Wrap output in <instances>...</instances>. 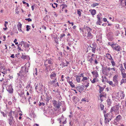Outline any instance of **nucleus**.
I'll return each instance as SVG.
<instances>
[{
	"mask_svg": "<svg viewBox=\"0 0 126 126\" xmlns=\"http://www.w3.org/2000/svg\"><path fill=\"white\" fill-rule=\"evenodd\" d=\"M119 104H117L114 106L112 107L110 110V112L111 113L113 111L118 112L119 109Z\"/></svg>",
	"mask_w": 126,
	"mask_h": 126,
	"instance_id": "nucleus-2",
	"label": "nucleus"
},
{
	"mask_svg": "<svg viewBox=\"0 0 126 126\" xmlns=\"http://www.w3.org/2000/svg\"><path fill=\"white\" fill-rule=\"evenodd\" d=\"M67 82L69 83L70 86L72 88L75 87V85L73 83L72 81H69V80H67Z\"/></svg>",
	"mask_w": 126,
	"mask_h": 126,
	"instance_id": "nucleus-22",
	"label": "nucleus"
},
{
	"mask_svg": "<svg viewBox=\"0 0 126 126\" xmlns=\"http://www.w3.org/2000/svg\"><path fill=\"white\" fill-rule=\"evenodd\" d=\"M39 49H38L37 50V51H36L35 52H36V53H37V54L40 55L41 52L40 51H39Z\"/></svg>",
	"mask_w": 126,
	"mask_h": 126,
	"instance_id": "nucleus-43",
	"label": "nucleus"
},
{
	"mask_svg": "<svg viewBox=\"0 0 126 126\" xmlns=\"http://www.w3.org/2000/svg\"><path fill=\"white\" fill-rule=\"evenodd\" d=\"M108 45H109L111 46L112 47L113 46H114V44H115V43H111L110 42H109L108 43Z\"/></svg>",
	"mask_w": 126,
	"mask_h": 126,
	"instance_id": "nucleus-46",
	"label": "nucleus"
},
{
	"mask_svg": "<svg viewBox=\"0 0 126 126\" xmlns=\"http://www.w3.org/2000/svg\"><path fill=\"white\" fill-rule=\"evenodd\" d=\"M119 32H118V31H116V36H118V35H119Z\"/></svg>",
	"mask_w": 126,
	"mask_h": 126,
	"instance_id": "nucleus-64",
	"label": "nucleus"
},
{
	"mask_svg": "<svg viewBox=\"0 0 126 126\" xmlns=\"http://www.w3.org/2000/svg\"><path fill=\"white\" fill-rule=\"evenodd\" d=\"M87 60L90 62L91 64H92L93 63L94 59L92 57H91L90 58H89Z\"/></svg>",
	"mask_w": 126,
	"mask_h": 126,
	"instance_id": "nucleus-25",
	"label": "nucleus"
},
{
	"mask_svg": "<svg viewBox=\"0 0 126 126\" xmlns=\"http://www.w3.org/2000/svg\"><path fill=\"white\" fill-rule=\"evenodd\" d=\"M64 118V117L63 115L62 116V117L61 119H60V123H61V122L62 121V120Z\"/></svg>",
	"mask_w": 126,
	"mask_h": 126,
	"instance_id": "nucleus-59",
	"label": "nucleus"
},
{
	"mask_svg": "<svg viewBox=\"0 0 126 126\" xmlns=\"http://www.w3.org/2000/svg\"><path fill=\"white\" fill-rule=\"evenodd\" d=\"M90 47L92 48L91 50L93 53H95L96 48V46L95 43H93L90 46Z\"/></svg>",
	"mask_w": 126,
	"mask_h": 126,
	"instance_id": "nucleus-6",
	"label": "nucleus"
},
{
	"mask_svg": "<svg viewBox=\"0 0 126 126\" xmlns=\"http://www.w3.org/2000/svg\"><path fill=\"white\" fill-rule=\"evenodd\" d=\"M102 78L103 79H102V82H104V81H105V80L104 79H104H106L107 78H106V77H104V78L103 77H102Z\"/></svg>",
	"mask_w": 126,
	"mask_h": 126,
	"instance_id": "nucleus-58",
	"label": "nucleus"
},
{
	"mask_svg": "<svg viewBox=\"0 0 126 126\" xmlns=\"http://www.w3.org/2000/svg\"><path fill=\"white\" fill-rule=\"evenodd\" d=\"M25 20H26L28 21H32V20L31 19H30V18H26Z\"/></svg>",
	"mask_w": 126,
	"mask_h": 126,
	"instance_id": "nucleus-56",
	"label": "nucleus"
},
{
	"mask_svg": "<svg viewBox=\"0 0 126 126\" xmlns=\"http://www.w3.org/2000/svg\"><path fill=\"white\" fill-rule=\"evenodd\" d=\"M107 102L108 105L110 106V105L111 103V101L110 99H108L107 100Z\"/></svg>",
	"mask_w": 126,
	"mask_h": 126,
	"instance_id": "nucleus-36",
	"label": "nucleus"
},
{
	"mask_svg": "<svg viewBox=\"0 0 126 126\" xmlns=\"http://www.w3.org/2000/svg\"><path fill=\"white\" fill-rule=\"evenodd\" d=\"M98 5L99 3H94L92 4V6H93V7H95L96 6H98Z\"/></svg>",
	"mask_w": 126,
	"mask_h": 126,
	"instance_id": "nucleus-51",
	"label": "nucleus"
},
{
	"mask_svg": "<svg viewBox=\"0 0 126 126\" xmlns=\"http://www.w3.org/2000/svg\"><path fill=\"white\" fill-rule=\"evenodd\" d=\"M99 92L100 93H101L103 91V88L100 87L99 86Z\"/></svg>",
	"mask_w": 126,
	"mask_h": 126,
	"instance_id": "nucleus-42",
	"label": "nucleus"
},
{
	"mask_svg": "<svg viewBox=\"0 0 126 126\" xmlns=\"http://www.w3.org/2000/svg\"><path fill=\"white\" fill-rule=\"evenodd\" d=\"M53 79L54 80H52L51 81V83L52 84H53L55 82H56L57 81V79Z\"/></svg>",
	"mask_w": 126,
	"mask_h": 126,
	"instance_id": "nucleus-39",
	"label": "nucleus"
},
{
	"mask_svg": "<svg viewBox=\"0 0 126 126\" xmlns=\"http://www.w3.org/2000/svg\"><path fill=\"white\" fill-rule=\"evenodd\" d=\"M112 48L113 50L117 51L118 52L121 49L120 46L116 44H115Z\"/></svg>",
	"mask_w": 126,
	"mask_h": 126,
	"instance_id": "nucleus-4",
	"label": "nucleus"
},
{
	"mask_svg": "<svg viewBox=\"0 0 126 126\" xmlns=\"http://www.w3.org/2000/svg\"><path fill=\"white\" fill-rule=\"evenodd\" d=\"M111 63L112 65V66H114L115 65V62L113 61V59L112 60H111Z\"/></svg>",
	"mask_w": 126,
	"mask_h": 126,
	"instance_id": "nucleus-44",
	"label": "nucleus"
},
{
	"mask_svg": "<svg viewBox=\"0 0 126 126\" xmlns=\"http://www.w3.org/2000/svg\"><path fill=\"white\" fill-rule=\"evenodd\" d=\"M105 118L106 117L108 118L110 120L112 119V115L110 113H108L104 115Z\"/></svg>",
	"mask_w": 126,
	"mask_h": 126,
	"instance_id": "nucleus-11",
	"label": "nucleus"
},
{
	"mask_svg": "<svg viewBox=\"0 0 126 126\" xmlns=\"http://www.w3.org/2000/svg\"><path fill=\"white\" fill-rule=\"evenodd\" d=\"M101 20H98L96 22V24L97 25H101Z\"/></svg>",
	"mask_w": 126,
	"mask_h": 126,
	"instance_id": "nucleus-40",
	"label": "nucleus"
},
{
	"mask_svg": "<svg viewBox=\"0 0 126 126\" xmlns=\"http://www.w3.org/2000/svg\"><path fill=\"white\" fill-rule=\"evenodd\" d=\"M26 56L22 55L21 56V58L23 59H25L26 58Z\"/></svg>",
	"mask_w": 126,
	"mask_h": 126,
	"instance_id": "nucleus-62",
	"label": "nucleus"
},
{
	"mask_svg": "<svg viewBox=\"0 0 126 126\" xmlns=\"http://www.w3.org/2000/svg\"><path fill=\"white\" fill-rule=\"evenodd\" d=\"M52 103L53 104L54 106L57 109H59L60 108V103L59 102L58 103L55 100H53Z\"/></svg>",
	"mask_w": 126,
	"mask_h": 126,
	"instance_id": "nucleus-3",
	"label": "nucleus"
},
{
	"mask_svg": "<svg viewBox=\"0 0 126 126\" xmlns=\"http://www.w3.org/2000/svg\"><path fill=\"white\" fill-rule=\"evenodd\" d=\"M125 96V95L124 94V92H122L120 95V96L121 98V99L124 98Z\"/></svg>",
	"mask_w": 126,
	"mask_h": 126,
	"instance_id": "nucleus-29",
	"label": "nucleus"
},
{
	"mask_svg": "<svg viewBox=\"0 0 126 126\" xmlns=\"http://www.w3.org/2000/svg\"><path fill=\"white\" fill-rule=\"evenodd\" d=\"M122 117L120 115H119L117 116L116 118L115 119V120H116L117 122H119V120L121 119Z\"/></svg>",
	"mask_w": 126,
	"mask_h": 126,
	"instance_id": "nucleus-19",
	"label": "nucleus"
},
{
	"mask_svg": "<svg viewBox=\"0 0 126 126\" xmlns=\"http://www.w3.org/2000/svg\"><path fill=\"white\" fill-rule=\"evenodd\" d=\"M26 31H29V30L30 29V26L29 25H27L26 26Z\"/></svg>",
	"mask_w": 126,
	"mask_h": 126,
	"instance_id": "nucleus-48",
	"label": "nucleus"
},
{
	"mask_svg": "<svg viewBox=\"0 0 126 126\" xmlns=\"http://www.w3.org/2000/svg\"><path fill=\"white\" fill-rule=\"evenodd\" d=\"M85 31H83V36L84 37H85L86 36V34H87L86 32V31L84 30Z\"/></svg>",
	"mask_w": 126,
	"mask_h": 126,
	"instance_id": "nucleus-45",
	"label": "nucleus"
},
{
	"mask_svg": "<svg viewBox=\"0 0 126 126\" xmlns=\"http://www.w3.org/2000/svg\"><path fill=\"white\" fill-rule=\"evenodd\" d=\"M45 66L46 68L45 70L47 72L48 71L50 70H51V69L50 68L51 66L50 65H48L46 63V62H45Z\"/></svg>",
	"mask_w": 126,
	"mask_h": 126,
	"instance_id": "nucleus-8",
	"label": "nucleus"
},
{
	"mask_svg": "<svg viewBox=\"0 0 126 126\" xmlns=\"http://www.w3.org/2000/svg\"><path fill=\"white\" fill-rule=\"evenodd\" d=\"M31 83V81H29L28 83V85L26 86V88H30L31 89L32 88V87L30 83Z\"/></svg>",
	"mask_w": 126,
	"mask_h": 126,
	"instance_id": "nucleus-33",
	"label": "nucleus"
},
{
	"mask_svg": "<svg viewBox=\"0 0 126 126\" xmlns=\"http://www.w3.org/2000/svg\"><path fill=\"white\" fill-rule=\"evenodd\" d=\"M120 70L121 72V74L125 73V70L123 66H121L120 68Z\"/></svg>",
	"mask_w": 126,
	"mask_h": 126,
	"instance_id": "nucleus-31",
	"label": "nucleus"
},
{
	"mask_svg": "<svg viewBox=\"0 0 126 126\" xmlns=\"http://www.w3.org/2000/svg\"><path fill=\"white\" fill-rule=\"evenodd\" d=\"M45 105V104L43 102L42 103H40V104H39V106H44Z\"/></svg>",
	"mask_w": 126,
	"mask_h": 126,
	"instance_id": "nucleus-57",
	"label": "nucleus"
},
{
	"mask_svg": "<svg viewBox=\"0 0 126 126\" xmlns=\"http://www.w3.org/2000/svg\"><path fill=\"white\" fill-rule=\"evenodd\" d=\"M100 108L101 110H103L104 108V105L103 104H101Z\"/></svg>",
	"mask_w": 126,
	"mask_h": 126,
	"instance_id": "nucleus-53",
	"label": "nucleus"
},
{
	"mask_svg": "<svg viewBox=\"0 0 126 126\" xmlns=\"http://www.w3.org/2000/svg\"><path fill=\"white\" fill-rule=\"evenodd\" d=\"M17 26L18 27V29L19 31L20 32H22L23 33V32L22 31L21 29L22 26V25L20 22L18 23V25H17Z\"/></svg>",
	"mask_w": 126,
	"mask_h": 126,
	"instance_id": "nucleus-12",
	"label": "nucleus"
},
{
	"mask_svg": "<svg viewBox=\"0 0 126 126\" xmlns=\"http://www.w3.org/2000/svg\"><path fill=\"white\" fill-rule=\"evenodd\" d=\"M118 122H117L116 120H115L114 119V121L113 122V124L114 125H116L118 124Z\"/></svg>",
	"mask_w": 126,
	"mask_h": 126,
	"instance_id": "nucleus-52",
	"label": "nucleus"
},
{
	"mask_svg": "<svg viewBox=\"0 0 126 126\" xmlns=\"http://www.w3.org/2000/svg\"><path fill=\"white\" fill-rule=\"evenodd\" d=\"M23 43L24 44V42H23ZM24 45L26 47H29V45L27 43H25Z\"/></svg>",
	"mask_w": 126,
	"mask_h": 126,
	"instance_id": "nucleus-47",
	"label": "nucleus"
},
{
	"mask_svg": "<svg viewBox=\"0 0 126 126\" xmlns=\"http://www.w3.org/2000/svg\"><path fill=\"white\" fill-rule=\"evenodd\" d=\"M126 82V78H123L121 81L120 82V84L121 85L122 83H125Z\"/></svg>",
	"mask_w": 126,
	"mask_h": 126,
	"instance_id": "nucleus-32",
	"label": "nucleus"
},
{
	"mask_svg": "<svg viewBox=\"0 0 126 126\" xmlns=\"http://www.w3.org/2000/svg\"><path fill=\"white\" fill-rule=\"evenodd\" d=\"M91 82L93 83H94L97 82H98V78H94L93 80H90Z\"/></svg>",
	"mask_w": 126,
	"mask_h": 126,
	"instance_id": "nucleus-16",
	"label": "nucleus"
},
{
	"mask_svg": "<svg viewBox=\"0 0 126 126\" xmlns=\"http://www.w3.org/2000/svg\"><path fill=\"white\" fill-rule=\"evenodd\" d=\"M80 77H82L83 78L84 77V73H81L80 74V75L79 76Z\"/></svg>",
	"mask_w": 126,
	"mask_h": 126,
	"instance_id": "nucleus-63",
	"label": "nucleus"
},
{
	"mask_svg": "<svg viewBox=\"0 0 126 126\" xmlns=\"http://www.w3.org/2000/svg\"><path fill=\"white\" fill-rule=\"evenodd\" d=\"M109 71L107 70L106 68L104 67L102 70V73L105 74H107L108 73Z\"/></svg>",
	"mask_w": 126,
	"mask_h": 126,
	"instance_id": "nucleus-17",
	"label": "nucleus"
},
{
	"mask_svg": "<svg viewBox=\"0 0 126 126\" xmlns=\"http://www.w3.org/2000/svg\"><path fill=\"white\" fill-rule=\"evenodd\" d=\"M88 54V56H87V59L88 60V59L89 58H90V57H91V56H90L89 55L90 54H91V53H89Z\"/></svg>",
	"mask_w": 126,
	"mask_h": 126,
	"instance_id": "nucleus-61",
	"label": "nucleus"
},
{
	"mask_svg": "<svg viewBox=\"0 0 126 126\" xmlns=\"http://www.w3.org/2000/svg\"><path fill=\"white\" fill-rule=\"evenodd\" d=\"M50 4L51 5L52 7L54 8H55V6L56 7H57V4L55 3H54L53 4L50 3Z\"/></svg>",
	"mask_w": 126,
	"mask_h": 126,
	"instance_id": "nucleus-28",
	"label": "nucleus"
},
{
	"mask_svg": "<svg viewBox=\"0 0 126 126\" xmlns=\"http://www.w3.org/2000/svg\"><path fill=\"white\" fill-rule=\"evenodd\" d=\"M84 30L87 31V34L86 36L87 39H91L93 37V35L92 34L91 32V29L89 27L86 26L84 27Z\"/></svg>",
	"mask_w": 126,
	"mask_h": 126,
	"instance_id": "nucleus-1",
	"label": "nucleus"
},
{
	"mask_svg": "<svg viewBox=\"0 0 126 126\" xmlns=\"http://www.w3.org/2000/svg\"><path fill=\"white\" fill-rule=\"evenodd\" d=\"M91 73L93 75L94 77L97 78V77H98L99 75L98 74V73L97 71L95 70L93 71Z\"/></svg>",
	"mask_w": 126,
	"mask_h": 126,
	"instance_id": "nucleus-10",
	"label": "nucleus"
},
{
	"mask_svg": "<svg viewBox=\"0 0 126 126\" xmlns=\"http://www.w3.org/2000/svg\"><path fill=\"white\" fill-rule=\"evenodd\" d=\"M80 78L79 76L77 75L76 77V79L77 82L78 83H80Z\"/></svg>",
	"mask_w": 126,
	"mask_h": 126,
	"instance_id": "nucleus-27",
	"label": "nucleus"
},
{
	"mask_svg": "<svg viewBox=\"0 0 126 126\" xmlns=\"http://www.w3.org/2000/svg\"><path fill=\"white\" fill-rule=\"evenodd\" d=\"M64 120H65L64 121H63V120H62V121L61 122H62L63 124H65L66 123V119H65V118Z\"/></svg>",
	"mask_w": 126,
	"mask_h": 126,
	"instance_id": "nucleus-60",
	"label": "nucleus"
},
{
	"mask_svg": "<svg viewBox=\"0 0 126 126\" xmlns=\"http://www.w3.org/2000/svg\"><path fill=\"white\" fill-rule=\"evenodd\" d=\"M96 12V10L94 9L91 10V14L93 16L95 14Z\"/></svg>",
	"mask_w": 126,
	"mask_h": 126,
	"instance_id": "nucleus-30",
	"label": "nucleus"
},
{
	"mask_svg": "<svg viewBox=\"0 0 126 126\" xmlns=\"http://www.w3.org/2000/svg\"><path fill=\"white\" fill-rule=\"evenodd\" d=\"M65 35L64 33H63L60 35V38L61 39H62L63 37L65 36Z\"/></svg>",
	"mask_w": 126,
	"mask_h": 126,
	"instance_id": "nucleus-49",
	"label": "nucleus"
},
{
	"mask_svg": "<svg viewBox=\"0 0 126 126\" xmlns=\"http://www.w3.org/2000/svg\"><path fill=\"white\" fill-rule=\"evenodd\" d=\"M113 80L116 85L118 84V75H115L113 76Z\"/></svg>",
	"mask_w": 126,
	"mask_h": 126,
	"instance_id": "nucleus-7",
	"label": "nucleus"
},
{
	"mask_svg": "<svg viewBox=\"0 0 126 126\" xmlns=\"http://www.w3.org/2000/svg\"><path fill=\"white\" fill-rule=\"evenodd\" d=\"M16 113L15 111H11L9 114V116L10 117H13V116H14Z\"/></svg>",
	"mask_w": 126,
	"mask_h": 126,
	"instance_id": "nucleus-18",
	"label": "nucleus"
},
{
	"mask_svg": "<svg viewBox=\"0 0 126 126\" xmlns=\"http://www.w3.org/2000/svg\"><path fill=\"white\" fill-rule=\"evenodd\" d=\"M57 73L55 71L52 72L50 74V78L51 79H57Z\"/></svg>",
	"mask_w": 126,
	"mask_h": 126,
	"instance_id": "nucleus-5",
	"label": "nucleus"
},
{
	"mask_svg": "<svg viewBox=\"0 0 126 126\" xmlns=\"http://www.w3.org/2000/svg\"><path fill=\"white\" fill-rule=\"evenodd\" d=\"M10 119H9V124L10 125H11L14 122V121L13 120V117H10Z\"/></svg>",
	"mask_w": 126,
	"mask_h": 126,
	"instance_id": "nucleus-14",
	"label": "nucleus"
},
{
	"mask_svg": "<svg viewBox=\"0 0 126 126\" xmlns=\"http://www.w3.org/2000/svg\"><path fill=\"white\" fill-rule=\"evenodd\" d=\"M121 74L123 78H126V73H124Z\"/></svg>",
	"mask_w": 126,
	"mask_h": 126,
	"instance_id": "nucleus-41",
	"label": "nucleus"
},
{
	"mask_svg": "<svg viewBox=\"0 0 126 126\" xmlns=\"http://www.w3.org/2000/svg\"><path fill=\"white\" fill-rule=\"evenodd\" d=\"M38 87L39 89V91H42V87L43 86V85H42V84H39V85H38Z\"/></svg>",
	"mask_w": 126,
	"mask_h": 126,
	"instance_id": "nucleus-34",
	"label": "nucleus"
},
{
	"mask_svg": "<svg viewBox=\"0 0 126 126\" xmlns=\"http://www.w3.org/2000/svg\"><path fill=\"white\" fill-rule=\"evenodd\" d=\"M77 88L79 92H81L83 89L82 87L80 86L78 87Z\"/></svg>",
	"mask_w": 126,
	"mask_h": 126,
	"instance_id": "nucleus-26",
	"label": "nucleus"
},
{
	"mask_svg": "<svg viewBox=\"0 0 126 126\" xmlns=\"http://www.w3.org/2000/svg\"><path fill=\"white\" fill-rule=\"evenodd\" d=\"M89 77H84L81 80V82H85V81H86L87 80H88L89 79Z\"/></svg>",
	"mask_w": 126,
	"mask_h": 126,
	"instance_id": "nucleus-20",
	"label": "nucleus"
},
{
	"mask_svg": "<svg viewBox=\"0 0 126 126\" xmlns=\"http://www.w3.org/2000/svg\"><path fill=\"white\" fill-rule=\"evenodd\" d=\"M6 89L9 93H13V89L11 86H10L9 87H7Z\"/></svg>",
	"mask_w": 126,
	"mask_h": 126,
	"instance_id": "nucleus-9",
	"label": "nucleus"
},
{
	"mask_svg": "<svg viewBox=\"0 0 126 126\" xmlns=\"http://www.w3.org/2000/svg\"><path fill=\"white\" fill-rule=\"evenodd\" d=\"M108 82L112 87H114L116 85L115 83L114 84H113V82L111 81H109Z\"/></svg>",
	"mask_w": 126,
	"mask_h": 126,
	"instance_id": "nucleus-24",
	"label": "nucleus"
},
{
	"mask_svg": "<svg viewBox=\"0 0 126 126\" xmlns=\"http://www.w3.org/2000/svg\"><path fill=\"white\" fill-rule=\"evenodd\" d=\"M81 10L80 9L77 10V14L79 16H81Z\"/></svg>",
	"mask_w": 126,
	"mask_h": 126,
	"instance_id": "nucleus-35",
	"label": "nucleus"
},
{
	"mask_svg": "<svg viewBox=\"0 0 126 126\" xmlns=\"http://www.w3.org/2000/svg\"><path fill=\"white\" fill-rule=\"evenodd\" d=\"M26 67H27V66H28V67H29L30 66V64L29 62H28L26 63L25 64Z\"/></svg>",
	"mask_w": 126,
	"mask_h": 126,
	"instance_id": "nucleus-54",
	"label": "nucleus"
},
{
	"mask_svg": "<svg viewBox=\"0 0 126 126\" xmlns=\"http://www.w3.org/2000/svg\"><path fill=\"white\" fill-rule=\"evenodd\" d=\"M76 98L78 99V97L76 96H73L72 98V99L73 100L74 102H75L76 100Z\"/></svg>",
	"mask_w": 126,
	"mask_h": 126,
	"instance_id": "nucleus-50",
	"label": "nucleus"
},
{
	"mask_svg": "<svg viewBox=\"0 0 126 126\" xmlns=\"http://www.w3.org/2000/svg\"><path fill=\"white\" fill-rule=\"evenodd\" d=\"M105 122L106 123H107L109 122L110 121V119L106 117L105 118Z\"/></svg>",
	"mask_w": 126,
	"mask_h": 126,
	"instance_id": "nucleus-38",
	"label": "nucleus"
},
{
	"mask_svg": "<svg viewBox=\"0 0 126 126\" xmlns=\"http://www.w3.org/2000/svg\"><path fill=\"white\" fill-rule=\"evenodd\" d=\"M102 15L101 14L99 13L97 16V17L98 19V20H101L102 19Z\"/></svg>",
	"mask_w": 126,
	"mask_h": 126,
	"instance_id": "nucleus-21",
	"label": "nucleus"
},
{
	"mask_svg": "<svg viewBox=\"0 0 126 126\" xmlns=\"http://www.w3.org/2000/svg\"><path fill=\"white\" fill-rule=\"evenodd\" d=\"M46 62L47 63H48L49 64H52L53 63V60L51 59H49L45 62Z\"/></svg>",
	"mask_w": 126,
	"mask_h": 126,
	"instance_id": "nucleus-15",
	"label": "nucleus"
},
{
	"mask_svg": "<svg viewBox=\"0 0 126 126\" xmlns=\"http://www.w3.org/2000/svg\"><path fill=\"white\" fill-rule=\"evenodd\" d=\"M106 57L109 60H113V59L110 54L109 53L106 54Z\"/></svg>",
	"mask_w": 126,
	"mask_h": 126,
	"instance_id": "nucleus-13",
	"label": "nucleus"
},
{
	"mask_svg": "<svg viewBox=\"0 0 126 126\" xmlns=\"http://www.w3.org/2000/svg\"><path fill=\"white\" fill-rule=\"evenodd\" d=\"M83 85H84L85 87H87L89 86V83L87 81H85L84 83L83 84Z\"/></svg>",
	"mask_w": 126,
	"mask_h": 126,
	"instance_id": "nucleus-23",
	"label": "nucleus"
},
{
	"mask_svg": "<svg viewBox=\"0 0 126 126\" xmlns=\"http://www.w3.org/2000/svg\"><path fill=\"white\" fill-rule=\"evenodd\" d=\"M39 88L38 87V86L37 85L36 86V87L35 88V90H36V91L38 92V91H37L38 89H39Z\"/></svg>",
	"mask_w": 126,
	"mask_h": 126,
	"instance_id": "nucleus-55",
	"label": "nucleus"
},
{
	"mask_svg": "<svg viewBox=\"0 0 126 126\" xmlns=\"http://www.w3.org/2000/svg\"><path fill=\"white\" fill-rule=\"evenodd\" d=\"M106 94L104 93L103 94H101L100 95V98H101L102 97H106Z\"/></svg>",
	"mask_w": 126,
	"mask_h": 126,
	"instance_id": "nucleus-37",
	"label": "nucleus"
}]
</instances>
